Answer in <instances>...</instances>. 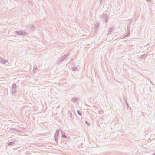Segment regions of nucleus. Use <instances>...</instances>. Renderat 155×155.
<instances>
[{"label":"nucleus","mask_w":155,"mask_h":155,"mask_svg":"<svg viewBox=\"0 0 155 155\" xmlns=\"http://www.w3.org/2000/svg\"><path fill=\"white\" fill-rule=\"evenodd\" d=\"M132 23V21H130L129 22L128 25L130 26L131 25Z\"/></svg>","instance_id":"obj_27"},{"label":"nucleus","mask_w":155,"mask_h":155,"mask_svg":"<svg viewBox=\"0 0 155 155\" xmlns=\"http://www.w3.org/2000/svg\"><path fill=\"white\" fill-rule=\"evenodd\" d=\"M12 142H9L8 143V146H11L13 144H15V141H12Z\"/></svg>","instance_id":"obj_9"},{"label":"nucleus","mask_w":155,"mask_h":155,"mask_svg":"<svg viewBox=\"0 0 155 155\" xmlns=\"http://www.w3.org/2000/svg\"><path fill=\"white\" fill-rule=\"evenodd\" d=\"M61 131V132H62V131L61 130H57L56 131V132L55 134L54 137L58 138V136H59V131Z\"/></svg>","instance_id":"obj_3"},{"label":"nucleus","mask_w":155,"mask_h":155,"mask_svg":"<svg viewBox=\"0 0 155 155\" xmlns=\"http://www.w3.org/2000/svg\"><path fill=\"white\" fill-rule=\"evenodd\" d=\"M85 124L87 125V126H90V124L87 121H86L85 122Z\"/></svg>","instance_id":"obj_25"},{"label":"nucleus","mask_w":155,"mask_h":155,"mask_svg":"<svg viewBox=\"0 0 155 155\" xmlns=\"http://www.w3.org/2000/svg\"><path fill=\"white\" fill-rule=\"evenodd\" d=\"M69 114V116L70 117V119L71 120L72 119V113L71 112L70 110L68 111V112Z\"/></svg>","instance_id":"obj_8"},{"label":"nucleus","mask_w":155,"mask_h":155,"mask_svg":"<svg viewBox=\"0 0 155 155\" xmlns=\"http://www.w3.org/2000/svg\"><path fill=\"white\" fill-rule=\"evenodd\" d=\"M22 35L24 36H27L28 35V33L26 32H25L22 31Z\"/></svg>","instance_id":"obj_13"},{"label":"nucleus","mask_w":155,"mask_h":155,"mask_svg":"<svg viewBox=\"0 0 155 155\" xmlns=\"http://www.w3.org/2000/svg\"><path fill=\"white\" fill-rule=\"evenodd\" d=\"M62 137L64 138H67V136L65 135L62 134Z\"/></svg>","instance_id":"obj_23"},{"label":"nucleus","mask_w":155,"mask_h":155,"mask_svg":"<svg viewBox=\"0 0 155 155\" xmlns=\"http://www.w3.org/2000/svg\"><path fill=\"white\" fill-rule=\"evenodd\" d=\"M57 108H59V106H58Z\"/></svg>","instance_id":"obj_30"},{"label":"nucleus","mask_w":155,"mask_h":155,"mask_svg":"<svg viewBox=\"0 0 155 155\" xmlns=\"http://www.w3.org/2000/svg\"><path fill=\"white\" fill-rule=\"evenodd\" d=\"M17 88V85L15 83H14L12 84V89H16Z\"/></svg>","instance_id":"obj_11"},{"label":"nucleus","mask_w":155,"mask_h":155,"mask_svg":"<svg viewBox=\"0 0 155 155\" xmlns=\"http://www.w3.org/2000/svg\"><path fill=\"white\" fill-rule=\"evenodd\" d=\"M0 62L2 64H5L8 62V61L5 59H3L2 58H0Z\"/></svg>","instance_id":"obj_5"},{"label":"nucleus","mask_w":155,"mask_h":155,"mask_svg":"<svg viewBox=\"0 0 155 155\" xmlns=\"http://www.w3.org/2000/svg\"><path fill=\"white\" fill-rule=\"evenodd\" d=\"M99 25V23H97V24L95 25L94 30L95 32H97V31L98 26Z\"/></svg>","instance_id":"obj_4"},{"label":"nucleus","mask_w":155,"mask_h":155,"mask_svg":"<svg viewBox=\"0 0 155 155\" xmlns=\"http://www.w3.org/2000/svg\"><path fill=\"white\" fill-rule=\"evenodd\" d=\"M28 27H29L28 28L30 29H32L35 27V26L32 24H30L28 26Z\"/></svg>","instance_id":"obj_14"},{"label":"nucleus","mask_w":155,"mask_h":155,"mask_svg":"<svg viewBox=\"0 0 155 155\" xmlns=\"http://www.w3.org/2000/svg\"><path fill=\"white\" fill-rule=\"evenodd\" d=\"M100 4L102 5L103 3V0H100Z\"/></svg>","instance_id":"obj_26"},{"label":"nucleus","mask_w":155,"mask_h":155,"mask_svg":"<svg viewBox=\"0 0 155 155\" xmlns=\"http://www.w3.org/2000/svg\"><path fill=\"white\" fill-rule=\"evenodd\" d=\"M71 101L72 102L75 103L78 101V98L77 97H75L71 99Z\"/></svg>","instance_id":"obj_6"},{"label":"nucleus","mask_w":155,"mask_h":155,"mask_svg":"<svg viewBox=\"0 0 155 155\" xmlns=\"http://www.w3.org/2000/svg\"><path fill=\"white\" fill-rule=\"evenodd\" d=\"M55 141L57 143L58 142V138L54 137Z\"/></svg>","instance_id":"obj_24"},{"label":"nucleus","mask_w":155,"mask_h":155,"mask_svg":"<svg viewBox=\"0 0 155 155\" xmlns=\"http://www.w3.org/2000/svg\"><path fill=\"white\" fill-rule=\"evenodd\" d=\"M15 34L18 35H22V31L20 30L19 31H17L15 32Z\"/></svg>","instance_id":"obj_7"},{"label":"nucleus","mask_w":155,"mask_h":155,"mask_svg":"<svg viewBox=\"0 0 155 155\" xmlns=\"http://www.w3.org/2000/svg\"><path fill=\"white\" fill-rule=\"evenodd\" d=\"M28 3L31 5H33V3L32 1H29L28 2Z\"/></svg>","instance_id":"obj_22"},{"label":"nucleus","mask_w":155,"mask_h":155,"mask_svg":"<svg viewBox=\"0 0 155 155\" xmlns=\"http://www.w3.org/2000/svg\"><path fill=\"white\" fill-rule=\"evenodd\" d=\"M12 95H15V93L16 92V89H12Z\"/></svg>","instance_id":"obj_15"},{"label":"nucleus","mask_w":155,"mask_h":155,"mask_svg":"<svg viewBox=\"0 0 155 155\" xmlns=\"http://www.w3.org/2000/svg\"><path fill=\"white\" fill-rule=\"evenodd\" d=\"M72 69H73V71H77L78 70V68L77 67H72Z\"/></svg>","instance_id":"obj_20"},{"label":"nucleus","mask_w":155,"mask_h":155,"mask_svg":"<svg viewBox=\"0 0 155 155\" xmlns=\"http://www.w3.org/2000/svg\"><path fill=\"white\" fill-rule=\"evenodd\" d=\"M130 26L127 25V32H128V33H129V32H130Z\"/></svg>","instance_id":"obj_19"},{"label":"nucleus","mask_w":155,"mask_h":155,"mask_svg":"<svg viewBox=\"0 0 155 155\" xmlns=\"http://www.w3.org/2000/svg\"><path fill=\"white\" fill-rule=\"evenodd\" d=\"M124 101H125V103H126V106H127V108L128 109V108L129 107V105L128 103L127 102V101L126 99L125 98H124Z\"/></svg>","instance_id":"obj_16"},{"label":"nucleus","mask_w":155,"mask_h":155,"mask_svg":"<svg viewBox=\"0 0 155 155\" xmlns=\"http://www.w3.org/2000/svg\"><path fill=\"white\" fill-rule=\"evenodd\" d=\"M10 129L11 130H12L13 131H14L15 132H17V133H19V132H20V130H19L15 128H10Z\"/></svg>","instance_id":"obj_10"},{"label":"nucleus","mask_w":155,"mask_h":155,"mask_svg":"<svg viewBox=\"0 0 155 155\" xmlns=\"http://www.w3.org/2000/svg\"><path fill=\"white\" fill-rule=\"evenodd\" d=\"M153 155H155V153H154Z\"/></svg>","instance_id":"obj_31"},{"label":"nucleus","mask_w":155,"mask_h":155,"mask_svg":"<svg viewBox=\"0 0 155 155\" xmlns=\"http://www.w3.org/2000/svg\"><path fill=\"white\" fill-rule=\"evenodd\" d=\"M108 16L106 14L103 13L101 16L100 19L103 22H107L108 21Z\"/></svg>","instance_id":"obj_1"},{"label":"nucleus","mask_w":155,"mask_h":155,"mask_svg":"<svg viewBox=\"0 0 155 155\" xmlns=\"http://www.w3.org/2000/svg\"><path fill=\"white\" fill-rule=\"evenodd\" d=\"M114 29V27H111L110 28V29H109V31H108V33H111L112 32V31Z\"/></svg>","instance_id":"obj_18"},{"label":"nucleus","mask_w":155,"mask_h":155,"mask_svg":"<svg viewBox=\"0 0 155 155\" xmlns=\"http://www.w3.org/2000/svg\"><path fill=\"white\" fill-rule=\"evenodd\" d=\"M147 55V54H144L143 55H140V56L139 58L141 59H143L144 58L146 57Z\"/></svg>","instance_id":"obj_12"},{"label":"nucleus","mask_w":155,"mask_h":155,"mask_svg":"<svg viewBox=\"0 0 155 155\" xmlns=\"http://www.w3.org/2000/svg\"><path fill=\"white\" fill-rule=\"evenodd\" d=\"M70 54V53H68V54L63 56L60 58H58V63L60 64L61 62L63 61L65 59H66L68 57Z\"/></svg>","instance_id":"obj_2"},{"label":"nucleus","mask_w":155,"mask_h":155,"mask_svg":"<svg viewBox=\"0 0 155 155\" xmlns=\"http://www.w3.org/2000/svg\"><path fill=\"white\" fill-rule=\"evenodd\" d=\"M148 2H150V1H151V0H146Z\"/></svg>","instance_id":"obj_29"},{"label":"nucleus","mask_w":155,"mask_h":155,"mask_svg":"<svg viewBox=\"0 0 155 155\" xmlns=\"http://www.w3.org/2000/svg\"><path fill=\"white\" fill-rule=\"evenodd\" d=\"M77 112H78V114L80 115V116H81L82 115V113L80 111V110H78V111H77Z\"/></svg>","instance_id":"obj_21"},{"label":"nucleus","mask_w":155,"mask_h":155,"mask_svg":"<svg viewBox=\"0 0 155 155\" xmlns=\"http://www.w3.org/2000/svg\"><path fill=\"white\" fill-rule=\"evenodd\" d=\"M37 69V68H36L35 67H34L33 68V71H36Z\"/></svg>","instance_id":"obj_28"},{"label":"nucleus","mask_w":155,"mask_h":155,"mask_svg":"<svg viewBox=\"0 0 155 155\" xmlns=\"http://www.w3.org/2000/svg\"><path fill=\"white\" fill-rule=\"evenodd\" d=\"M130 34V32H129V33H128V32L127 31V35H124L123 38H125L128 37V36H129V35Z\"/></svg>","instance_id":"obj_17"}]
</instances>
